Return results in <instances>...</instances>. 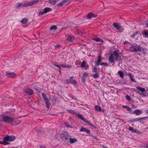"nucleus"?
Instances as JSON below:
<instances>
[{
    "instance_id": "13",
    "label": "nucleus",
    "mask_w": 148,
    "mask_h": 148,
    "mask_svg": "<svg viewBox=\"0 0 148 148\" xmlns=\"http://www.w3.org/2000/svg\"><path fill=\"white\" fill-rule=\"evenodd\" d=\"M97 16L96 15L94 14H93L90 13L88 14L87 15V18L88 19H90L92 17H96Z\"/></svg>"
},
{
    "instance_id": "51",
    "label": "nucleus",
    "mask_w": 148,
    "mask_h": 148,
    "mask_svg": "<svg viewBox=\"0 0 148 148\" xmlns=\"http://www.w3.org/2000/svg\"><path fill=\"white\" fill-rule=\"evenodd\" d=\"M52 10V9L49 8L47 7V12L51 11Z\"/></svg>"
},
{
    "instance_id": "16",
    "label": "nucleus",
    "mask_w": 148,
    "mask_h": 148,
    "mask_svg": "<svg viewBox=\"0 0 148 148\" xmlns=\"http://www.w3.org/2000/svg\"><path fill=\"white\" fill-rule=\"evenodd\" d=\"M84 122H85L89 125L91 127H93V128H96V126L93 125L92 123H91L89 121H88L87 119H86L85 121H84Z\"/></svg>"
},
{
    "instance_id": "55",
    "label": "nucleus",
    "mask_w": 148,
    "mask_h": 148,
    "mask_svg": "<svg viewBox=\"0 0 148 148\" xmlns=\"http://www.w3.org/2000/svg\"><path fill=\"white\" fill-rule=\"evenodd\" d=\"M96 65L95 66H98L100 65V62H97V61L95 62Z\"/></svg>"
},
{
    "instance_id": "50",
    "label": "nucleus",
    "mask_w": 148,
    "mask_h": 148,
    "mask_svg": "<svg viewBox=\"0 0 148 148\" xmlns=\"http://www.w3.org/2000/svg\"><path fill=\"white\" fill-rule=\"evenodd\" d=\"M53 65L56 66L57 67H58L60 69V66L59 65H58L57 64H56V63H54L53 64Z\"/></svg>"
},
{
    "instance_id": "59",
    "label": "nucleus",
    "mask_w": 148,
    "mask_h": 148,
    "mask_svg": "<svg viewBox=\"0 0 148 148\" xmlns=\"http://www.w3.org/2000/svg\"><path fill=\"white\" fill-rule=\"evenodd\" d=\"M100 111L103 112H104V110L103 109L101 110V109Z\"/></svg>"
},
{
    "instance_id": "36",
    "label": "nucleus",
    "mask_w": 148,
    "mask_h": 148,
    "mask_svg": "<svg viewBox=\"0 0 148 148\" xmlns=\"http://www.w3.org/2000/svg\"><path fill=\"white\" fill-rule=\"evenodd\" d=\"M57 29V27L55 25L52 26L50 28V30H56Z\"/></svg>"
},
{
    "instance_id": "38",
    "label": "nucleus",
    "mask_w": 148,
    "mask_h": 148,
    "mask_svg": "<svg viewBox=\"0 0 148 148\" xmlns=\"http://www.w3.org/2000/svg\"><path fill=\"white\" fill-rule=\"evenodd\" d=\"M0 143L3 144L4 145H6L8 144L9 143L7 142H6L5 141V140L3 139V141H0Z\"/></svg>"
},
{
    "instance_id": "37",
    "label": "nucleus",
    "mask_w": 148,
    "mask_h": 148,
    "mask_svg": "<svg viewBox=\"0 0 148 148\" xmlns=\"http://www.w3.org/2000/svg\"><path fill=\"white\" fill-rule=\"evenodd\" d=\"M86 63L85 61H83L82 62H81V66L82 68L84 67L85 66Z\"/></svg>"
},
{
    "instance_id": "22",
    "label": "nucleus",
    "mask_w": 148,
    "mask_h": 148,
    "mask_svg": "<svg viewBox=\"0 0 148 148\" xmlns=\"http://www.w3.org/2000/svg\"><path fill=\"white\" fill-rule=\"evenodd\" d=\"M70 140V143L71 144L77 141V139L75 138H69Z\"/></svg>"
},
{
    "instance_id": "49",
    "label": "nucleus",
    "mask_w": 148,
    "mask_h": 148,
    "mask_svg": "<svg viewBox=\"0 0 148 148\" xmlns=\"http://www.w3.org/2000/svg\"><path fill=\"white\" fill-rule=\"evenodd\" d=\"M89 136H90L92 137L93 138L95 139H97V138L96 136H93V135H92V134H89Z\"/></svg>"
},
{
    "instance_id": "18",
    "label": "nucleus",
    "mask_w": 148,
    "mask_h": 148,
    "mask_svg": "<svg viewBox=\"0 0 148 148\" xmlns=\"http://www.w3.org/2000/svg\"><path fill=\"white\" fill-rule=\"evenodd\" d=\"M118 74L119 75L120 77L123 78L124 77V74L123 72L121 70L119 71L118 72Z\"/></svg>"
},
{
    "instance_id": "58",
    "label": "nucleus",
    "mask_w": 148,
    "mask_h": 148,
    "mask_svg": "<svg viewBox=\"0 0 148 148\" xmlns=\"http://www.w3.org/2000/svg\"><path fill=\"white\" fill-rule=\"evenodd\" d=\"M60 46V45L58 44L57 45H56V47L57 48H58Z\"/></svg>"
},
{
    "instance_id": "44",
    "label": "nucleus",
    "mask_w": 148,
    "mask_h": 148,
    "mask_svg": "<svg viewBox=\"0 0 148 148\" xmlns=\"http://www.w3.org/2000/svg\"><path fill=\"white\" fill-rule=\"evenodd\" d=\"M38 0H34L32 1H31V2L32 4V5L38 2Z\"/></svg>"
},
{
    "instance_id": "27",
    "label": "nucleus",
    "mask_w": 148,
    "mask_h": 148,
    "mask_svg": "<svg viewBox=\"0 0 148 148\" xmlns=\"http://www.w3.org/2000/svg\"><path fill=\"white\" fill-rule=\"evenodd\" d=\"M94 108L96 111L99 112L100 111L101 107L100 106H98L97 105H96L94 107Z\"/></svg>"
},
{
    "instance_id": "15",
    "label": "nucleus",
    "mask_w": 148,
    "mask_h": 148,
    "mask_svg": "<svg viewBox=\"0 0 148 148\" xmlns=\"http://www.w3.org/2000/svg\"><path fill=\"white\" fill-rule=\"evenodd\" d=\"M75 39V37L72 35L68 36L67 40L70 42L73 41Z\"/></svg>"
},
{
    "instance_id": "4",
    "label": "nucleus",
    "mask_w": 148,
    "mask_h": 148,
    "mask_svg": "<svg viewBox=\"0 0 148 148\" xmlns=\"http://www.w3.org/2000/svg\"><path fill=\"white\" fill-rule=\"evenodd\" d=\"M119 51L116 50L114 51L113 53L115 60L118 62H120L122 60L121 57L119 54Z\"/></svg>"
},
{
    "instance_id": "25",
    "label": "nucleus",
    "mask_w": 148,
    "mask_h": 148,
    "mask_svg": "<svg viewBox=\"0 0 148 148\" xmlns=\"http://www.w3.org/2000/svg\"><path fill=\"white\" fill-rule=\"evenodd\" d=\"M59 0H49V3H51L53 5H54Z\"/></svg>"
},
{
    "instance_id": "56",
    "label": "nucleus",
    "mask_w": 148,
    "mask_h": 148,
    "mask_svg": "<svg viewBox=\"0 0 148 148\" xmlns=\"http://www.w3.org/2000/svg\"><path fill=\"white\" fill-rule=\"evenodd\" d=\"M128 43H129V42L127 41H125L124 42L123 44H128Z\"/></svg>"
},
{
    "instance_id": "63",
    "label": "nucleus",
    "mask_w": 148,
    "mask_h": 148,
    "mask_svg": "<svg viewBox=\"0 0 148 148\" xmlns=\"http://www.w3.org/2000/svg\"><path fill=\"white\" fill-rule=\"evenodd\" d=\"M59 72H60V73H61V71H60V69H59Z\"/></svg>"
},
{
    "instance_id": "17",
    "label": "nucleus",
    "mask_w": 148,
    "mask_h": 148,
    "mask_svg": "<svg viewBox=\"0 0 148 148\" xmlns=\"http://www.w3.org/2000/svg\"><path fill=\"white\" fill-rule=\"evenodd\" d=\"M134 113L137 115H139L142 113V111L140 110L137 109L134 111Z\"/></svg>"
},
{
    "instance_id": "52",
    "label": "nucleus",
    "mask_w": 148,
    "mask_h": 148,
    "mask_svg": "<svg viewBox=\"0 0 148 148\" xmlns=\"http://www.w3.org/2000/svg\"><path fill=\"white\" fill-rule=\"evenodd\" d=\"M88 75V74L85 72H84L83 73V75L84 77H86Z\"/></svg>"
},
{
    "instance_id": "48",
    "label": "nucleus",
    "mask_w": 148,
    "mask_h": 148,
    "mask_svg": "<svg viewBox=\"0 0 148 148\" xmlns=\"http://www.w3.org/2000/svg\"><path fill=\"white\" fill-rule=\"evenodd\" d=\"M50 103L49 102V101L48 100V99L47 98V108H49V106H50Z\"/></svg>"
},
{
    "instance_id": "7",
    "label": "nucleus",
    "mask_w": 148,
    "mask_h": 148,
    "mask_svg": "<svg viewBox=\"0 0 148 148\" xmlns=\"http://www.w3.org/2000/svg\"><path fill=\"white\" fill-rule=\"evenodd\" d=\"M15 139V136H5L3 138V140L5 141L6 142L7 141H14Z\"/></svg>"
},
{
    "instance_id": "31",
    "label": "nucleus",
    "mask_w": 148,
    "mask_h": 148,
    "mask_svg": "<svg viewBox=\"0 0 148 148\" xmlns=\"http://www.w3.org/2000/svg\"><path fill=\"white\" fill-rule=\"evenodd\" d=\"M17 6L16 7L18 8H19L20 7H24L23 3H17L16 4Z\"/></svg>"
},
{
    "instance_id": "26",
    "label": "nucleus",
    "mask_w": 148,
    "mask_h": 148,
    "mask_svg": "<svg viewBox=\"0 0 148 148\" xmlns=\"http://www.w3.org/2000/svg\"><path fill=\"white\" fill-rule=\"evenodd\" d=\"M139 32H134L132 34H131L130 37L132 38H135L136 36L138 34Z\"/></svg>"
},
{
    "instance_id": "20",
    "label": "nucleus",
    "mask_w": 148,
    "mask_h": 148,
    "mask_svg": "<svg viewBox=\"0 0 148 148\" xmlns=\"http://www.w3.org/2000/svg\"><path fill=\"white\" fill-rule=\"evenodd\" d=\"M26 93L29 95H32L33 93V91L32 89H27L26 90Z\"/></svg>"
},
{
    "instance_id": "24",
    "label": "nucleus",
    "mask_w": 148,
    "mask_h": 148,
    "mask_svg": "<svg viewBox=\"0 0 148 148\" xmlns=\"http://www.w3.org/2000/svg\"><path fill=\"white\" fill-rule=\"evenodd\" d=\"M46 13V8H45L44 10L42 12H39L38 15L39 16H42L44 14Z\"/></svg>"
},
{
    "instance_id": "47",
    "label": "nucleus",
    "mask_w": 148,
    "mask_h": 148,
    "mask_svg": "<svg viewBox=\"0 0 148 148\" xmlns=\"http://www.w3.org/2000/svg\"><path fill=\"white\" fill-rule=\"evenodd\" d=\"M125 98L129 101H130L131 99V97L128 95H127L125 96Z\"/></svg>"
},
{
    "instance_id": "54",
    "label": "nucleus",
    "mask_w": 148,
    "mask_h": 148,
    "mask_svg": "<svg viewBox=\"0 0 148 148\" xmlns=\"http://www.w3.org/2000/svg\"><path fill=\"white\" fill-rule=\"evenodd\" d=\"M130 122H136V120L135 119H132V120L129 121Z\"/></svg>"
},
{
    "instance_id": "33",
    "label": "nucleus",
    "mask_w": 148,
    "mask_h": 148,
    "mask_svg": "<svg viewBox=\"0 0 148 148\" xmlns=\"http://www.w3.org/2000/svg\"><path fill=\"white\" fill-rule=\"evenodd\" d=\"M24 6H28L30 5H32L31 2H25L24 4H23Z\"/></svg>"
},
{
    "instance_id": "12",
    "label": "nucleus",
    "mask_w": 148,
    "mask_h": 148,
    "mask_svg": "<svg viewBox=\"0 0 148 148\" xmlns=\"http://www.w3.org/2000/svg\"><path fill=\"white\" fill-rule=\"evenodd\" d=\"M79 131L81 132H85L89 134L90 133V131L89 130L83 127H81V129L79 130Z\"/></svg>"
},
{
    "instance_id": "23",
    "label": "nucleus",
    "mask_w": 148,
    "mask_h": 148,
    "mask_svg": "<svg viewBox=\"0 0 148 148\" xmlns=\"http://www.w3.org/2000/svg\"><path fill=\"white\" fill-rule=\"evenodd\" d=\"M46 13V8H45L44 10L42 12H39L38 15L39 16H42L44 14Z\"/></svg>"
},
{
    "instance_id": "35",
    "label": "nucleus",
    "mask_w": 148,
    "mask_h": 148,
    "mask_svg": "<svg viewBox=\"0 0 148 148\" xmlns=\"http://www.w3.org/2000/svg\"><path fill=\"white\" fill-rule=\"evenodd\" d=\"M122 107L124 108H126L127 110L128 111H130L132 110L131 108H130V107H129L127 106L123 105Z\"/></svg>"
},
{
    "instance_id": "1",
    "label": "nucleus",
    "mask_w": 148,
    "mask_h": 148,
    "mask_svg": "<svg viewBox=\"0 0 148 148\" xmlns=\"http://www.w3.org/2000/svg\"><path fill=\"white\" fill-rule=\"evenodd\" d=\"M129 49L131 51L137 52L138 51H141V47L140 45H133L130 47Z\"/></svg>"
},
{
    "instance_id": "2",
    "label": "nucleus",
    "mask_w": 148,
    "mask_h": 148,
    "mask_svg": "<svg viewBox=\"0 0 148 148\" xmlns=\"http://www.w3.org/2000/svg\"><path fill=\"white\" fill-rule=\"evenodd\" d=\"M3 120L4 122L8 123H12L14 121L13 117L7 115L4 116L3 117Z\"/></svg>"
},
{
    "instance_id": "53",
    "label": "nucleus",
    "mask_w": 148,
    "mask_h": 148,
    "mask_svg": "<svg viewBox=\"0 0 148 148\" xmlns=\"http://www.w3.org/2000/svg\"><path fill=\"white\" fill-rule=\"evenodd\" d=\"M128 129L131 131H133L134 130L133 128L130 127H129Z\"/></svg>"
},
{
    "instance_id": "61",
    "label": "nucleus",
    "mask_w": 148,
    "mask_h": 148,
    "mask_svg": "<svg viewBox=\"0 0 148 148\" xmlns=\"http://www.w3.org/2000/svg\"><path fill=\"white\" fill-rule=\"evenodd\" d=\"M102 147L103 148H108V147H106L104 146V145H103L102 146Z\"/></svg>"
},
{
    "instance_id": "8",
    "label": "nucleus",
    "mask_w": 148,
    "mask_h": 148,
    "mask_svg": "<svg viewBox=\"0 0 148 148\" xmlns=\"http://www.w3.org/2000/svg\"><path fill=\"white\" fill-rule=\"evenodd\" d=\"M137 89L139 90L140 92H141V93L140 95H142L143 96L145 97L147 96L146 94V92L145 91V88L141 87L140 86H138L136 87Z\"/></svg>"
},
{
    "instance_id": "57",
    "label": "nucleus",
    "mask_w": 148,
    "mask_h": 148,
    "mask_svg": "<svg viewBox=\"0 0 148 148\" xmlns=\"http://www.w3.org/2000/svg\"><path fill=\"white\" fill-rule=\"evenodd\" d=\"M85 81H86V79L84 78H83V79H82V81L84 83L85 82Z\"/></svg>"
},
{
    "instance_id": "41",
    "label": "nucleus",
    "mask_w": 148,
    "mask_h": 148,
    "mask_svg": "<svg viewBox=\"0 0 148 148\" xmlns=\"http://www.w3.org/2000/svg\"><path fill=\"white\" fill-rule=\"evenodd\" d=\"M99 70V69L96 67H95L93 69V71L94 72L96 73H97L98 71Z\"/></svg>"
},
{
    "instance_id": "62",
    "label": "nucleus",
    "mask_w": 148,
    "mask_h": 148,
    "mask_svg": "<svg viewBox=\"0 0 148 148\" xmlns=\"http://www.w3.org/2000/svg\"><path fill=\"white\" fill-rule=\"evenodd\" d=\"M146 25H147V27L148 28V23H147L146 24Z\"/></svg>"
},
{
    "instance_id": "43",
    "label": "nucleus",
    "mask_w": 148,
    "mask_h": 148,
    "mask_svg": "<svg viewBox=\"0 0 148 148\" xmlns=\"http://www.w3.org/2000/svg\"><path fill=\"white\" fill-rule=\"evenodd\" d=\"M143 119V117L142 118H138L135 119L136 122L137 121H140Z\"/></svg>"
},
{
    "instance_id": "6",
    "label": "nucleus",
    "mask_w": 148,
    "mask_h": 148,
    "mask_svg": "<svg viewBox=\"0 0 148 148\" xmlns=\"http://www.w3.org/2000/svg\"><path fill=\"white\" fill-rule=\"evenodd\" d=\"M73 76L70 77L69 79H66V81L68 84H71L73 85H76L77 84V82L75 80L73 79Z\"/></svg>"
},
{
    "instance_id": "19",
    "label": "nucleus",
    "mask_w": 148,
    "mask_h": 148,
    "mask_svg": "<svg viewBox=\"0 0 148 148\" xmlns=\"http://www.w3.org/2000/svg\"><path fill=\"white\" fill-rule=\"evenodd\" d=\"M142 33L144 37L146 38L148 37V30H144L143 32Z\"/></svg>"
},
{
    "instance_id": "29",
    "label": "nucleus",
    "mask_w": 148,
    "mask_h": 148,
    "mask_svg": "<svg viewBox=\"0 0 148 148\" xmlns=\"http://www.w3.org/2000/svg\"><path fill=\"white\" fill-rule=\"evenodd\" d=\"M67 111L69 113L72 114H73L76 115L77 114L73 110L68 109L67 110Z\"/></svg>"
},
{
    "instance_id": "45",
    "label": "nucleus",
    "mask_w": 148,
    "mask_h": 148,
    "mask_svg": "<svg viewBox=\"0 0 148 148\" xmlns=\"http://www.w3.org/2000/svg\"><path fill=\"white\" fill-rule=\"evenodd\" d=\"M100 65L102 66L104 65L107 67L108 65V64L106 62H102L100 63Z\"/></svg>"
},
{
    "instance_id": "46",
    "label": "nucleus",
    "mask_w": 148,
    "mask_h": 148,
    "mask_svg": "<svg viewBox=\"0 0 148 148\" xmlns=\"http://www.w3.org/2000/svg\"><path fill=\"white\" fill-rule=\"evenodd\" d=\"M64 124L66 126V127L67 128H72V127L71 126H70L67 122H65L64 123Z\"/></svg>"
},
{
    "instance_id": "11",
    "label": "nucleus",
    "mask_w": 148,
    "mask_h": 148,
    "mask_svg": "<svg viewBox=\"0 0 148 148\" xmlns=\"http://www.w3.org/2000/svg\"><path fill=\"white\" fill-rule=\"evenodd\" d=\"M114 57L113 55V53H111L109 56L108 62L110 63H112L114 62Z\"/></svg>"
},
{
    "instance_id": "34",
    "label": "nucleus",
    "mask_w": 148,
    "mask_h": 148,
    "mask_svg": "<svg viewBox=\"0 0 148 148\" xmlns=\"http://www.w3.org/2000/svg\"><path fill=\"white\" fill-rule=\"evenodd\" d=\"M42 95L43 97V98L45 102V104L46 105V95L44 93H42Z\"/></svg>"
},
{
    "instance_id": "42",
    "label": "nucleus",
    "mask_w": 148,
    "mask_h": 148,
    "mask_svg": "<svg viewBox=\"0 0 148 148\" xmlns=\"http://www.w3.org/2000/svg\"><path fill=\"white\" fill-rule=\"evenodd\" d=\"M93 77L94 78H97L99 77V75L98 73H96V74L92 75Z\"/></svg>"
},
{
    "instance_id": "3",
    "label": "nucleus",
    "mask_w": 148,
    "mask_h": 148,
    "mask_svg": "<svg viewBox=\"0 0 148 148\" xmlns=\"http://www.w3.org/2000/svg\"><path fill=\"white\" fill-rule=\"evenodd\" d=\"M71 136L69 133L66 132H64L60 134V137L64 142L68 140L69 137Z\"/></svg>"
},
{
    "instance_id": "14",
    "label": "nucleus",
    "mask_w": 148,
    "mask_h": 148,
    "mask_svg": "<svg viewBox=\"0 0 148 148\" xmlns=\"http://www.w3.org/2000/svg\"><path fill=\"white\" fill-rule=\"evenodd\" d=\"M127 75H128L130 77V79L131 80V81L132 82H136V81L133 78L134 76L132 75V74L129 73L127 74Z\"/></svg>"
},
{
    "instance_id": "5",
    "label": "nucleus",
    "mask_w": 148,
    "mask_h": 148,
    "mask_svg": "<svg viewBox=\"0 0 148 148\" xmlns=\"http://www.w3.org/2000/svg\"><path fill=\"white\" fill-rule=\"evenodd\" d=\"M113 27L116 30H120V32H122L124 29V28L120 24L116 23H113Z\"/></svg>"
},
{
    "instance_id": "21",
    "label": "nucleus",
    "mask_w": 148,
    "mask_h": 148,
    "mask_svg": "<svg viewBox=\"0 0 148 148\" xmlns=\"http://www.w3.org/2000/svg\"><path fill=\"white\" fill-rule=\"evenodd\" d=\"M76 114L77 116L84 122L86 119L85 118H84L81 114Z\"/></svg>"
},
{
    "instance_id": "64",
    "label": "nucleus",
    "mask_w": 148,
    "mask_h": 148,
    "mask_svg": "<svg viewBox=\"0 0 148 148\" xmlns=\"http://www.w3.org/2000/svg\"><path fill=\"white\" fill-rule=\"evenodd\" d=\"M147 113L148 114V110L147 111Z\"/></svg>"
},
{
    "instance_id": "60",
    "label": "nucleus",
    "mask_w": 148,
    "mask_h": 148,
    "mask_svg": "<svg viewBox=\"0 0 148 148\" xmlns=\"http://www.w3.org/2000/svg\"><path fill=\"white\" fill-rule=\"evenodd\" d=\"M40 148H46L45 147H44L42 146H40Z\"/></svg>"
},
{
    "instance_id": "28",
    "label": "nucleus",
    "mask_w": 148,
    "mask_h": 148,
    "mask_svg": "<svg viewBox=\"0 0 148 148\" xmlns=\"http://www.w3.org/2000/svg\"><path fill=\"white\" fill-rule=\"evenodd\" d=\"M92 40L97 42H103V41L102 39L98 38H94Z\"/></svg>"
},
{
    "instance_id": "9",
    "label": "nucleus",
    "mask_w": 148,
    "mask_h": 148,
    "mask_svg": "<svg viewBox=\"0 0 148 148\" xmlns=\"http://www.w3.org/2000/svg\"><path fill=\"white\" fill-rule=\"evenodd\" d=\"M70 0H63L58 4L59 6H62L67 5L70 2Z\"/></svg>"
},
{
    "instance_id": "40",
    "label": "nucleus",
    "mask_w": 148,
    "mask_h": 148,
    "mask_svg": "<svg viewBox=\"0 0 148 148\" xmlns=\"http://www.w3.org/2000/svg\"><path fill=\"white\" fill-rule=\"evenodd\" d=\"M147 50V49L146 48H142L141 52L143 53L144 54H146L145 51Z\"/></svg>"
},
{
    "instance_id": "30",
    "label": "nucleus",
    "mask_w": 148,
    "mask_h": 148,
    "mask_svg": "<svg viewBox=\"0 0 148 148\" xmlns=\"http://www.w3.org/2000/svg\"><path fill=\"white\" fill-rule=\"evenodd\" d=\"M21 22L22 24H25L27 22V19L25 18H23Z\"/></svg>"
},
{
    "instance_id": "32",
    "label": "nucleus",
    "mask_w": 148,
    "mask_h": 148,
    "mask_svg": "<svg viewBox=\"0 0 148 148\" xmlns=\"http://www.w3.org/2000/svg\"><path fill=\"white\" fill-rule=\"evenodd\" d=\"M61 66L63 68H70L71 67V66L70 65H64V64H61Z\"/></svg>"
},
{
    "instance_id": "10",
    "label": "nucleus",
    "mask_w": 148,
    "mask_h": 148,
    "mask_svg": "<svg viewBox=\"0 0 148 148\" xmlns=\"http://www.w3.org/2000/svg\"><path fill=\"white\" fill-rule=\"evenodd\" d=\"M6 75L9 77H16V75L14 73L9 71H6L5 72Z\"/></svg>"
},
{
    "instance_id": "39",
    "label": "nucleus",
    "mask_w": 148,
    "mask_h": 148,
    "mask_svg": "<svg viewBox=\"0 0 148 148\" xmlns=\"http://www.w3.org/2000/svg\"><path fill=\"white\" fill-rule=\"evenodd\" d=\"M101 56L100 55H99L98 58V59L97 61V62H101L102 61V59H101Z\"/></svg>"
}]
</instances>
